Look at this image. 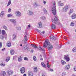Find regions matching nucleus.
Returning a JSON list of instances; mask_svg holds the SVG:
<instances>
[{
  "mask_svg": "<svg viewBox=\"0 0 76 76\" xmlns=\"http://www.w3.org/2000/svg\"><path fill=\"white\" fill-rule=\"evenodd\" d=\"M47 45H49L48 47V50H51L53 48V45H50V42L48 41V40H45V42L44 43L43 47L44 48H46L47 47Z\"/></svg>",
  "mask_w": 76,
  "mask_h": 76,
  "instance_id": "obj_1",
  "label": "nucleus"
},
{
  "mask_svg": "<svg viewBox=\"0 0 76 76\" xmlns=\"http://www.w3.org/2000/svg\"><path fill=\"white\" fill-rule=\"evenodd\" d=\"M53 7L52 8V13L54 15H56V3L54 2L53 4Z\"/></svg>",
  "mask_w": 76,
  "mask_h": 76,
  "instance_id": "obj_2",
  "label": "nucleus"
},
{
  "mask_svg": "<svg viewBox=\"0 0 76 76\" xmlns=\"http://www.w3.org/2000/svg\"><path fill=\"white\" fill-rule=\"evenodd\" d=\"M52 21L53 22H54L55 23V24H56L58 25H60V23L59 21V20L58 19H52Z\"/></svg>",
  "mask_w": 76,
  "mask_h": 76,
  "instance_id": "obj_3",
  "label": "nucleus"
},
{
  "mask_svg": "<svg viewBox=\"0 0 76 76\" xmlns=\"http://www.w3.org/2000/svg\"><path fill=\"white\" fill-rule=\"evenodd\" d=\"M64 59L66 60V61L68 62L70 61V58H69V57L67 55H65L64 56Z\"/></svg>",
  "mask_w": 76,
  "mask_h": 76,
  "instance_id": "obj_4",
  "label": "nucleus"
},
{
  "mask_svg": "<svg viewBox=\"0 0 76 76\" xmlns=\"http://www.w3.org/2000/svg\"><path fill=\"white\" fill-rule=\"evenodd\" d=\"M15 14L16 16H18V17H20V16H21V12H20L19 11H17L16 12H15Z\"/></svg>",
  "mask_w": 76,
  "mask_h": 76,
  "instance_id": "obj_5",
  "label": "nucleus"
},
{
  "mask_svg": "<svg viewBox=\"0 0 76 76\" xmlns=\"http://www.w3.org/2000/svg\"><path fill=\"white\" fill-rule=\"evenodd\" d=\"M68 9H69V7L68 6H66L64 7L63 9V11L64 12H66L67 11V10H68Z\"/></svg>",
  "mask_w": 76,
  "mask_h": 76,
  "instance_id": "obj_6",
  "label": "nucleus"
},
{
  "mask_svg": "<svg viewBox=\"0 0 76 76\" xmlns=\"http://www.w3.org/2000/svg\"><path fill=\"white\" fill-rule=\"evenodd\" d=\"M28 14L29 16H32L33 15H34V13H33V12L31 10H29L28 12Z\"/></svg>",
  "mask_w": 76,
  "mask_h": 76,
  "instance_id": "obj_7",
  "label": "nucleus"
},
{
  "mask_svg": "<svg viewBox=\"0 0 76 76\" xmlns=\"http://www.w3.org/2000/svg\"><path fill=\"white\" fill-rule=\"evenodd\" d=\"M7 73L8 75H10L13 74V71L12 70H10L7 71Z\"/></svg>",
  "mask_w": 76,
  "mask_h": 76,
  "instance_id": "obj_8",
  "label": "nucleus"
},
{
  "mask_svg": "<svg viewBox=\"0 0 76 76\" xmlns=\"http://www.w3.org/2000/svg\"><path fill=\"white\" fill-rule=\"evenodd\" d=\"M20 70L21 71V73H25V68H24V67H23L21 68V69H20Z\"/></svg>",
  "mask_w": 76,
  "mask_h": 76,
  "instance_id": "obj_9",
  "label": "nucleus"
},
{
  "mask_svg": "<svg viewBox=\"0 0 76 76\" xmlns=\"http://www.w3.org/2000/svg\"><path fill=\"white\" fill-rule=\"evenodd\" d=\"M28 76H33V74L32 73V72L31 71H29L28 72Z\"/></svg>",
  "mask_w": 76,
  "mask_h": 76,
  "instance_id": "obj_10",
  "label": "nucleus"
},
{
  "mask_svg": "<svg viewBox=\"0 0 76 76\" xmlns=\"http://www.w3.org/2000/svg\"><path fill=\"white\" fill-rule=\"evenodd\" d=\"M1 76H4L6 75V72L4 71H2L1 73Z\"/></svg>",
  "mask_w": 76,
  "mask_h": 76,
  "instance_id": "obj_11",
  "label": "nucleus"
},
{
  "mask_svg": "<svg viewBox=\"0 0 76 76\" xmlns=\"http://www.w3.org/2000/svg\"><path fill=\"white\" fill-rule=\"evenodd\" d=\"M70 65H67L65 67V69H66V70H69V69H70Z\"/></svg>",
  "mask_w": 76,
  "mask_h": 76,
  "instance_id": "obj_12",
  "label": "nucleus"
},
{
  "mask_svg": "<svg viewBox=\"0 0 76 76\" xmlns=\"http://www.w3.org/2000/svg\"><path fill=\"white\" fill-rule=\"evenodd\" d=\"M10 21L13 23H16V21L15 19H10Z\"/></svg>",
  "mask_w": 76,
  "mask_h": 76,
  "instance_id": "obj_13",
  "label": "nucleus"
},
{
  "mask_svg": "<svg viewBox=\"0 0 76 76\" xmlns=\"http://www.w3.org/2000/svg\"><path fill=\"white\" fill-rule=\"evenodd\" d=\"M7 46L9 47H10L11 46V43L10 41H8L7 43Z\"/></svg>",
  "mask_w": 76,
  "mask_h": 76,
  "instance_id": "obj_14",
  "label": "nucleus"
},
{
  "mask_svg": "<svg viewBox=\"0 0 76 76\" xmlns=\"http://www.w3.org/2000/svg\"><path fill=\"white\" fill-rule=\"evenodd\" d=\"M72 19H75L76 18V14H73L72 16Z\"/></svg>",
  "mask_w": 76,
  "mask_h": 76,
  "instance_id": "obj_15",
  "label": "nucleus"
},
{
  "mask_svg": "<svg viewBox=\"0 0 76 76\" xmlns=\"http://www.w3.org/2000/svg\"><path fill=\"white\" fill-rule=\"evenodd\" d=\"M22 61V57L21 56H20L18 58V61L19 62L21 61Z\"/></svg>",
  "mask_w": 76,
  "mask_h": 76,
  "instance_id": "obj_16",
  "label": "nucleus"
},
{
  "mask_svg": "<svg viewBox=\"0 0 76 76\" xmlns=\"http://www.w3.org/2000/svg\"><path fill=\"white\" fill-rule=\"evenodd\" d=\"M59 6H64V4L63 3H61V1H59L58 2Z\"/></svg>",
  "mask_w": 76,
  "mask_h": 76,
  "instance_id": "obj_17",
  "label": "nucleus"
},
{
  "mask_svg": "<svg viewBox=\"0 0 76 76\" xmlns=\"http://www.w3.org/2000/svg\"><path fill=\"white\" fill-rule=\"evenodd\" d=\"M39 51H45V50L44 49H42L41 47H39Z\"/></svg>",
  "mask_w": 76,
  "mask_h": 76,
  "instance_id": "obj_18",
  "label": "nucleus"
},
{
  "mask_svg": "<svg viewBox=\"0 0 76 76\" xmlns=\"http://www.w3.org/2000/svg\"><path fill=\"white\" fill-rule=\"evenodd\" d=\"M29 39V38L27 37L26 35H25V37H24V39L26 41H27L28 40V39Z\"/></svg>",
  "mask_w": 76,
  "mask_h": 76,
  "instance_id": "obj_19",
  "label": "nucleus"
},
{
  "mask_svg": "<svg viewBox=\"0 0 76 76\" xmlns=\"http://www.w3.org/2000/svg\"><path fill=\"white\" fill-rule=\"evenodd\" d=\"M13 39H12V40H13V41H14L16 38V34H14L13 35Z\"/></svg>",
  "mask_w": 76,
  "mask_h": 76,
  "instance_id": "obj_20",
  "label": "nucleus"
},
{
  "mask_svg": "<svg viewBox=\"0 0 76 76\" xmlns=\"http://www.w3.org/2000/svg\"><path fill=\"white\" fill-rule=\"evenodd\" d=\"M14 53H15V51L14 50H11L10 51V53L11 55H13L14 54Z\"/></svg>",
  "mask_w": 76,
  "mask_h": 76,
  "instance_id": "obj_21",
  "label": "nucleus"
},
{
  "mask_svg": "<svg viewBox=\"0 0 76 76\" xmlns=\"http://www.w3.org/2000/svg\"><path fill=\"white\" fill-rule=\"evenodd\" d=\"M50 39L51 40H53V39H55V37L53 35H51L50 37Z\"/></svg>",
  "mask_w": 76,
  "mask_h": 76,
  "instance_id": "obj_22",
  "label": "nucleus"
},
{
  "mask_svg": "<svg viewBox=\"0 0 76 76\" xmlns=\"http://www.w3.org/2000/svg\"><path fill=\"white\" fill-rule=\"evenodd\" d=\"M31 46H32L33 47H34L35 48H38V47H37L36 45L34 44H31Z\"/></svg>",
  "mask_w": 76,
  "mask_h": 76,
  "instance_id": "obj_23",
  "label": "nucleus"
},
{
  "mask_svg": "<svg viewBox=\"0 0 76 76\" xmlns=\"http://www.w3.org/2000/svg\"><path fill=\"white\" fill-rule=\"evenodd\" d=\"M51 28L53 29H54L56 28V25L54 24H52L51 26Z\"/></svg>",
  "mask_w": 76,
  "mask_h": 76,
  "instance_id": "obj_24",
  "label": "nucleus"
},
{
  "mask_svg": "<svg viewBox=\"0 0 76 76\" xmlns=\"http://www.w3.org/2000/svg\"><path fill=\"white\" fill-rule=\"evenodd\" d=\"M38 25L39 26V28H42V23L41 22H39Z\"/></svg>",
  "mask_w": 76,
  "mask_h": 76,
  "instance_id": "obj_25",
  "label": "nucleus"
},
{
  "mask_svg": "<svg viewBox=\"0 0 76 76\" xmlns=\"http://www.w3.org/2000/svg\"><path fill=\"white\" fill-rule=\"evenodd\" d=\"M40 19H46V17L45 16H43L40 18Z\"/></svg>",
  "mask_w": 76,
  "mask_h": 76,
  "instance_id": "obj_26",
  "label": "nucleus"
},
{
  "mask_svg": "<svg viewBox=\"0 0 76 76\" xmlns=\"http://www.w3.org/2000/svg\"><path fill=\"white\" fill-rule=\"evenodd\" d=\"M38 71V68L37 67H35L34 68V72H37Z\"/></svg>",
  "mask_w": 76,
  "mask_h": 76,
  "instance_id": "obj_27",
  "label": "nucleus"
},
{
  "mask_svg": "<svg viewBox=\"0 0 76 76\" xmlns=\"http://www.w3.org/2000/svg\"><path fill=\"white\" fill-rule=\"evenodd\" d=\"M9 60H10V57H7V58H6V62H8Z\"/></svg>",
  "mask_w": 76,
  "mask_h": 76,
  "instance_id": "obj_28",
  "label": "nucleus"
},
{
  "mask_svg": "<svg viewBox=\"0 0 76 76\" xmlns=\"http://www.w3.org/2000/svg\"><path fill=\"white\" fill-rule=\"evenodd\" d=\"M3 28L4 29H5V30H7V26L5 25H4L3 26Z\"/></svg>",
  "mask_w": 76,
  "mask_h": 76,
  "instance_id": "obj_29",
  "label": "nucleus"
},
{
  "mask_svg": "<svg viewBox=\"0 0 76 76\" xmlns=\"http://www.w3.org/2000/svg\"><path fill=\"white\" fill-rule=\"evenodd\" d=\"M73 13V9H70L69 13V15H71V13Z\"/></svg>",
  "mask_w": 76,
  "mask_h": 76,
  "instance_id": "obj_30",
  "label": "nucleus"
},
{
  "mask_svg": "<svg viewBox=\"0 0 76 76\" xmlns=\"http://www.w3.org/2000/svg\"><path fill=\"white\" fill-rule=\"evenodd\" d=\"M41 64H42V66L43 67H46V65H45V64H44V63H43V62H42Z\"/></svg>",
  "mask_w": 76,
  "mask_h": 76,
  "instance_id": "obj_31",
  "label": "nucleus"
},
{
  "mask_svg": "<svg viewBox=\"0 0 76 76\" xmlns=\"http://www.w3.org/2000/svg\"><path fill=\"white\" fill-rule=\"evenodd\" d=\"M66 63V62L62 60L61 61V64H65Z\"/></svg>",
  "mask_w": 76,
  "mask_h": 76,
  "instance_id": "obj_32",
  "label": "nucleus"
},
{
  "mask_svg": "<svg viewBox=\"0 0 76 76\" xmlns=\"http://www.w3.org/2000/svg\"><path fill=\"white\" fill-rule=\"evenodd\" d=\"M10 4H11V1L9 0L8 1V4L7 5V6H9L10 5Z\"/></svg>",
  "mask_w": 76,
  "mask_h": 76,
  "instance_id": "obj_33",
  "label": "nucleus"
},
{
  "mask_svg": "<svg viewBox=\"0 0 76 76\" xmlns=\"http://www.w3.org/2000/svg\"><path fill=\"white\" fill-rule=\"evenodd\" d=\"M1 15L2 16H3V15H4V11H1Z\"/></svg>",
  "mask_w": 76,
  "mask_h": 76,
  "instance_id": "obj_34",
  "label": "nucleus"
},
{
  "mask_svg": "<svg viewBox=\"0 0 76 76\" xmlns=\"http://www.w3.org/2000/svg\"><path fill=\"white\" fill-rule=\"evenodd\" d=\"M43 10L45 12V14H47V10H46L45 8H44Z\"/></svg>",
  "mask_w": 76,
  "mask_h": 76,
  "instance_id": "obj_35",
  "label": "nucleus"
},
{
  "mask_svg": "<svg viewBox=\"0 0 76 76\" xmlns=\"http://www.w3.org/2000/svg\"><path fill=\"white\" fill-rule=\"evenodd\" d=\"M5 33H6V32L4 30H2V35H4L5 34Z\"/></svg>",
  "mask_w": 76,
  "mask_h": 76,
  "instance_id": "obj_36",
  "label": "nucleus"
},
{
  "mask_svg": "<svg viewBox=\"0 0 76 76\" xmlns=\"http://www.w3.org/2000/svg\"><path fill=\"white\" fill-rule=\"evenodd\" d=\"M72 51L73 53H75L76 52V48H74L72 49Z\"/></svg>",
  "mask_w": 76,
  "mask_h": 76,
  "instance_id": "obj_37",
  "label": "nucleus"
},
{
  "mask_svg": "<svg viewBox=\"0 0 76 76\" xmlns=\"http://www.w3.org/2000/svg\"><path fill=\"white\" fill-rule=\"evenodd\" d=\"M54 19H58V17L57 16H55Z\"/></svg>",
  "mask_w": 76,
  "mask_h": 76,
  "instance_id": "obj_38",
  "label": "nucleus"
},
{
  "mask_svg": "<svg viewBox=\"0 0 76 76\" xmlns=\"http://www.w3.org/2000/svg\"><path fill=\"white\" fill-rule=\"evenodd\" d=\"M17 29L19 31V30H21V27H17Z\"/></svg>",
  "mask_w": 76,
  "mask_h": 76,
  "instance_id": "obj_39",
  "label": "nucleus"
},
{
  "mask_svg": "<svg viewBox=\"0 0 76 76\" xmlns=\"http://www.w3.org/2000/svg\"><path fill=\"white\" fill-rule=\"evenodd\" d=\"M0 38H1V39L3 40L4 39V37H3V36L1 35L0 36Z\"/></svg>",
  "mask_w": 76,
  "mask_h": 76,
  "instance_id": "obj_40",
  "label": "nucleus"
},
{
  "mask_svg": "<svg viewBox=\"0 0 76 76\" xmlns=\"http://www.w3.org/2000/svg\"><path fill=\"white\" fill-rule=\"evenodd\" d=\"M33 59L34 61H35L37 60V58H36V57L34 56L33 57Z\"/></svg>",
  "mask_w": 76,
  "mask_h": 76,
  "instance_id": "obj_41",
  "label": "nucleus"
},
{
  "mask_svg": "<svg viewBox=\"0 0 76 76\" xmlns=\"http://www.w3.org/2000/svg\"><path fill=\"white\" fill-rule=\"evenodd\" d=\"M37 6H38V5H37V3H35L34 5V7H37Z\"/></svg>",
  "mask_w": 76,
  "mask_h": 76,
  "instance_id": "obj_42",
  "label": "nucleus"
},
{
  "mask_svg": "<svg viewBox=\"0 0 76 76\" xmlns=\"http://www.w3.org/2000/svg\"><path fill=\"white\" fill-rule=\"evenodd\" d=\"M62 76H64L66 75V72H63L62 74Z\"/></svg>",
  "mask_w": 76,
  "mask_h": 76,
  "instance_id": "obj_43",
  "label": "nucleus"
},
{
  "mask_svg": "<svg viewBox=\"0 0 76 76\" xmlns=\"http://www.w3.org/2000/svg\"><path fill=\"white\" fill-rule=\"evenodd\" d=\"M0 65L1 66H6V64H5L2 63Z\"/></svg>",
  "mask_w": 76,
  "mask_h": 76,
  "instance_id": "obj_44",
  "label": "nucleus"
},
{
  "mask_svg": "<svg viewBox=\"0 0 76 76\" xmlns=\"http://www.w3.org/2000/svg\"><path fill=\"white\" fill-rule=\"evenodd\" d=\"M50 66L49 65L48 63H47V67L48 68H50Z\"/></svg>",
  "mask_w": 76,
  "mask_h": 76,
  "instance_id": "obj_45",
  "label": "nucleus"
},
{
  "mask_svg": "<svg viewBox=\"0 0 76 76\" xmlns=\"http://www.w3.org/2000/svg\"><path fill=\"white\" fill-rule=\"evenodd\" d=\"M11 10H12L11 9L9 8L8 10V12H9V13H10V12H11Z\"/></svg>",
  "mask_w": 76,
  "mask_h": 76,
  "instance_id": "obj_46",
  "label": "nucleus"
},
{
  "mask_svg": "<svg viewBox=\"0 0 76 76\" xmlns=\"http://www.w3.org/2000/svg\"><path fill=\"white\" fill-rule=\"evenodd\" d=\"M24 59L25 60H27V61L28 60V58L26 57H24Z\"/></svg>",
  "mask_w": 76,
  "mask_h": 76,
  "instance_id": "obj_47",
  "label": "nucleus"
},
{
  "mask_svg": "<svg viewBox=\"0 0 76 76\" xmlns=\"http://www.w3.org/2000/svg\"><path fill=\"white\" fill-rule=\"evenodd\" d=\"M75 25V24L73 23H71V26H73Z\"/></svg>",
  "mask_w": 76,
  "mask_h": 76,
  "instance_id": "obj_48",
  "label": "nucleus"
},
{
  "mask_svg": "<svg viewBox=\"0 0 76 76\" xmlns=\"http://www.w3.org/2000/svg\"><path fill=\"white\" fill-rule=\"evenodd\" d=\"M12 16V15L10 14H9L7 15V16H8V17H10Z\"/></svg>",
  "mask_w": 76,
  "mask_h": 76,
  "instance_id": "obj_49",
  "label": "nucleus"
},
{
  "mask_svg": "<svg viewBox=\"0 0 76 76\" xmlns=\"http://www.w3.org/2000/svg\"><path fill=\"white\" fill-rule=\"evenodd\" d=\"M2 47V43L1 42H0V48Z\"/></svg>",
  "mask_w": 76,
  "mask_h": 76,
  "instance_id": "obj_50",
  "label": "nucleus"
},
{
  "mask_svg": "<svg viewBox=\"0 0 76 76\" xmlns=\"http://www.w3.org/2000/svg\"><path fill=\"white\" fill-rule=\"evenodd\" d=\"M23 43H24V44H27V41H26V40H24Z\"/></svg>",
  "mask_w": 76,
  "mask_h": 76,
  "instance_id": "obj_51",
  "label": "nucleus"
},
{
  "mask_svg": "<svg viewBox=\"0 0 76 76\" xmlns=\"http://www.w3.org/2000/svg\"><path fill=\"white\" fill-rule=\"evenodd\" d=\"M74 70H75V71H76V66H75L74 67Z\"/></svg>",
  "mask_w": 76,
  "mask_h": 76,
  "instance_id": "obj_52",
  "label": "nucleus"
},
{
  "mask_svg": "<svg viewBox=\"0 0 76 76\" xmlns=\"http://www.w3.org/2000/svg\"><path fill=\"white\" fill-rule=\"evenodd\" d=\"M50 72H53V69H50Z\"/></svg>",
  "mask_w": 76,
  "mask_h": 76,
  "instance_id": "obj_53",
  "label": "nucleus"
},
{
  "mask_svg": "<svg viewBox=\"0 0 76 76\" xmlns=\"http://www.w3.org/2000/svg\"><path fill=\"white\" fill-rule=\"evenodd\" d=\"M62 46L61 45H60V46H59V48H61Z\"/></svg>",
  "mask_w": 76,
  "mask_h": 76,
  "instance_id": "obj_54",
  "label": "nucleus"
},
{
  "mask_svg": "<svg viewBox=\"0 0 76 76\" xmlns=\"http://www.w3.org/2000/svg\"><path fill=\"white\" fill-rule=\"evenodd\" d=\"M5 50V48H4L2 50V51H4Z\"/></svg>",
  "mask_w": 76,
  "mask_h": 76,
  "instance_id": "obj_55",
  "label": "nucleus"
},
{
  "mask_svg": "<svg viewBox=\"0 0 76 76\" xmlns=\"http://www.w3.org/2000/svg\"><path fill=\"white\" fill-rule=\"evenodd\" d=\"M28 28H30L31 27V25L30 24L28 25Z\"/></svg>",
  "mask_w": 76,
  "mask_h": 76,
  "instance_id": "obj_56",
  "label": "nucleus"
},
{
  "mask_svg": "<svg viewBox=\"0 0 76 76\" xmlns=\"http://www.w3.org/2000/svg\"><path fill=\"white\" fill-rule=\"evenodd\" d=\"M31 53H33V52H34V50H31Z\"/></svg>",
  "mask_w": 76,
  "mask_h": 76,
  "instance_id": "obj_57",
  "label": "nucleus"
},
{
  "mask_svg": "<svg viewBox=\"0 0 76 76\" xmlns=\"http://www.w3.org/2000/svg\"><path fill=\"white\" fill-rule=\"evenodd\" d=\"M23 76H26V74H24L23 75Z\"/></svg>",
  "mask_w": 76,
  "mask_h": 76,
  "instance_id": "obj_58",
  "label": "nucleus"
},
{
  "mask_svg": "<svg viewBox=\"0 0 76 76\" xmlns=\"http://www.w3.org/2000/svg\"><path fill=\"white\" fill-rule=\"evenodd\" d=\"M42 34H44V33H45V31H43L42 32Z\"/></svg>",
  "mask_w": 76,
  "mask_h": 76,
  "instance_id": "obj_59",
  "label": "nucleus"
},
{
  "mask_svg": "<svg viewBox=\"0 0 76 76\" xmlns=\"http://www.w3.org/2000/svg\"><path fill=\"white\" fill-rule=\"evenodd\" d=\"M44 4H46V2H45V1H44V2H43Z\"/></svg>",
  "mask_w": 76,
  "mask_h": 76,
  "instance_id": "obj_60",
  "label": "nucleus"
},
{
  "mask_svg": "<svg viewBox=\"0 0 76 76\" xmlns=\"http://www.w3.org/2000/svg\"><path fill=\"white\" fill-rule=\"evenodd\" d=\"M66 38V37H64V39H65V40L67 39V38Z\"/></svg>",
  "mask_w": 76,
  "mask_h": 76,
  "instance_id": "obj_61",
  "label": "nucleus"
},
{
  "mask_svg": "<svg viewBox=\"0 0 76 76\" xmlns=\"http://www.w3.org/2000/svg\"><path fill=\"white\" fill-rule=\"evenodd\" d=\"M37 32H39V30H38V29H37Z\"/></svg>",
  "mask_w": 76,
  "mask_h": 76,
  "instance_id": "obj_62",
  "label": "nucleus"
},
{
  "mask_svg": "<svg viewBox=\"0 0 76 76\" xmlns=\"http://www.w3.org/2000/svg\"><path fill=\"white\" fill-rule=\"evenodd\" d=\"M40 60H43V58H40Z\"/></svg>",
  "mask_w": 76,
  "mask_h": 76,
  "instance_id": "obj_63",
  "label": "nucleus"
},
{
  "mask_svg": "<svg viewBox=\"0 0 76 76\" xmlns=\"http://www.w3.org/2000/svg\"><path fill=\"white\" fill-rule=\"evenodd\" d=\"M72 76H75V75H73Z\"/></svg>",
  "mask_w": 76,
  "mask_h": 76,
  "instance_id": "obj_64",
  "label": "nucleus"
}]
</instances>
